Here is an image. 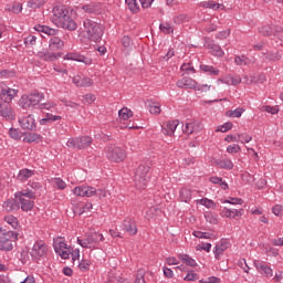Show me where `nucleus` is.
<instances>
[{"instance_id": "nucleus-62", "label": "nucleus", "mask_w": 283, "mask_h": 283, "mask_svg": "<svg viewBox=\"0 0 283 283\" xmlns=\"http://www.w3.org/2000/svg\"><path fill=\"white\" fill-rule=\"evenodd\" d=\"M235 65L244 66L247 65V56L244 55H235L234 56Z\"/></svg>"}, {"instance_id": "nucleus-45", "label": "nucleus", "mask_w": 283, "mask_h": 283, "mask_svg": "<svg viewBox=\"0 0 283 283\" xmlns=\"http://www.w3.org/2000/svg\"><path fill=\"white\" fill-rule=\"evenodd\" d=\"M19 105H20V107H22V109H29V107H32L30 97L28 95H22L19 101Z\"/></svg>"}, {"instance_id": "nucleus-56", "label": "nucleus", "mask_w": 283, "mask_h": 283, "mask_svg": "<svg viewBox=\"0 0 283 283\" xmlns=\"http://www.w3.org/2000/svg\"><path fill=\"white\" fill-rule=\"evenodd\" d=\"M126 1V6H128V10H130V12H138L139 7H138V1L136 0H125Z\"/></svg>"}, {"instance_id": "nucleus-5", "label": "nucleus", "mask_w": 283, "mask_h": 283, "mask_svg": "<svg viewBox=\"0 0 283 283\" xmlns=\"http://www.w3.org/2000/svg\"><path fill=\"white\" fill-rule=\"evenodd\" d=\"M18 238L19 233L14 231H6L0 228V251H12Z\"/></svg>"}, {"instance_id": "nucleus-43", "label": "nucleus", "mask_w": 283, "mask_h": 283, "mask_svg": "<svg viewBox=\"0 0 283 283\" xmlns=\"http://www.w3.org/2000/svg\"><path fill=\"white\" fill-rule=\"evenodd\" d=\"M45 3H48V0H30L27 6L32 10H36L39 8H43Z\"/></svg>"}, {"instance_id": "nucleus-42", "label": "nucleus", "mask_w": 283, "mask_h": 283, "mask_svg": "<svg viewBox=\"0 0 283 283\" xmlns=\"http://www.w3.org/2000/svg\"><path fill=\"white\" fill-rule=\"evenodd\" d=\"M216 163L218 167H220V169H228V170L233 169V161L231 159H221Z\"/></svg>"}, {"instance_id": "nucleus-25", "label": "nucleus", "mask_w": 283, "mask_h": 283, "mask_svg": "<svg viewBox=\"0 0 283 283\" xmlns=\"http://www.w3.org/2000/svg\"><path fill=\"white\" fill-rule=\"evenodd\" d=\"M32 176H34V170L23 168L17 175V180H19L20 182H25V180H30Z\"/></svg>"}, {"instance_id": "nucleus-18", "label": "nucleus", "mask_w": 283, "mask_h": 283, "mask_svg": "<svg viewBox=\"0 0 283 283\" xmlns=\"http://www.w3.org/2000/svg\"><path fill=\"white\" fill-rule=\"evenodd\" d=\"M205 129V126L200 122H190L186 124V127L184 128V132L186 134H198Z\"/></svg>"}, {"instance_id": "nucleus-26", "label": "nucleus", "mask_w": 283, "mask_h": 283, "mask_svg": "<svg viewBox=\"0 0 283 283\" xmlns=\"http://www.w3.org/2000/svg\"><path fill=\"white\" fill-rule=\"evenodd\" d=\"M177 127H178L177 120L168 122L163 127V134H165V136H174V133L176 132Z\"/></svg>"}, {"instance_id": "nucleus-10", "label": "nucleus", "mask_w": 283, "mask_h": 283, "mask_svg": "<svg viewBox=\"0 0 283 283\" xmlns=\"http://www.w3.org/2000/svg\"><path fill=\"white\" fill-rule=\"evenodd\" d=\"M48 245L43 241H38L33 244L30 254L34 260H41V258H45L48 255Z\"/></svg>"}, {"instance_id": "nucleus-41", "label": "nucleus", "mask_w": 283, "mask_h": 283, "mask_svg": "<svg viewBox=\"0 0 283 283\" xmlns=\"http://www.w3.org/2000/svg\"><path fill=\"white\" fill-rule=\"evenodd\" d=\"M179 195L181 202H191V189L182 188Z\"/></svg>"}, {"instance_id": "nucleus-12", "label": "nucleus", "mask_w": 283, "mask_h": 283, "mask_svg": "<svg viewBox=\"0 0 283 283\" xmlns=\"http://www.w3.org/2000/svg\"><path fill=\"white\" fill-rule=\"evenodd\" d=\"M17 94H19V91L4 86L0 91V99L9 105V103H12V99L17 96Z\"/></svg>"}, {"instance_id": "nucleus-20", "label": "nucleus", "mask_w": 283, "mask_h": 283, "mask_svg": "<svg viewBox=\"0 0 283 283\" xmlns=\"http://www.w3.org/2000/svg\"><path fill=\"white\" fill-rule=\"evenodd\" d=\"M64 46H65V43L59 36H53L49 41L50 52H59V50H62Z\"/></svg>"}, {"instance_id": "nucleus-15", "label": "nucleus", "mask_w": 283, "mask_h": 283, "mask_svg": "<svg viewBox=\"0 0 283 283\" xmlns=\"http://www.w3.org/2000/svg\"><path fill=\"white\" fill-rule=\"evenodd\" d=\"M177 87L181 90H195L198 87V82L191 77H184L177 81Z\"/></svg>"}, {"instance_id": "nucleus-29", "label": "nucleus", "mask_w": 283, "mask_h": 283, "mask_svg": "<svg viewBox=\"0 0 283 283\" xmlns=\"http://www.w3.org/2000/svg\"><path fill=\"white\" fill-rule=\"evenodd\" d=\"M4 222H6L9 227H11V229H14V230L20 229V227H21V226L19 224V219H18L17 217L12 216V214L6 216V217H4Z\"/></svg>"}, {"instance_id": "nucleus-3", "label": "nucleus", "mask_w": 283, "mask_h": 283, "mask_svg": "<svg viewBox=\"0 0 283 283\" xmlns=\"http://www.w3.org/2000/svg\"><path fill=\"white\" fill-rule=\"evenodd\" d=\"M73 195L76 196V198H92V196L98 197L99 200L107 198V192L105 190H96V188L91 186H77L73 189Z\"/></svg>"}, {"instance_id": "nucleus-23", "label": "nucleus", "mask_w": 283, "mask_h": 283, "mask_svg": "<svg viewBox=\"0 0 283 283\" xmlns=\"http://www.w3.org/2000/svg\"><path fill=\"white\" fill-rule=\"evenodd\" d=\"M217 83H227V85H240L242 83V77L240 75H228L226 78H219Z\"/></svg>"}, {"instance_id": "nucleus-30", "label": "nucleus", "mask_w": 283, "mask_h": 283, "mask_svg": "<svg viewBox=\"0 0 283 283\" xmlns=\"http://www.w3.org/2000/svg\"><path fill=\"white\" fill-rule=\"evenodd\" d=\"M196 203L201 205V207H206V209H218V205L209 198L198 199Z\"/></svg>"}, {"instance_id": "nucleus-8", "label": "nucleus", "mask_w": 283, "mask_h": 283, "mask_svg": "<svg viewBox=\"0 0 283 283\" xmlns=\"http://www.w3.org/2000/svg\"><path fill=\"white\" fill-rule=\"evenodd\" d=\"M53 249L62 260H70V253H72V247L67 245L64 238H56L53 241Z\"/></svg>"}, {"instance_id": "nucleus-32", "label": "nucleus", "mask_w": 283, "mask_h": 283, "mask_svg": "<svg viewBox=\"0 0 283 283\" xmlns=\"http://www.w3.org/2000/svg\"><path fill=\"white\" fill-rule=\"evenodd\" d=\"M178 260L184 262V264H187V266H191L192 269L198 266V262H196L193 258L189 256L188 254H178Z\"/></svg>"}, {"instance_id": "nucleus-61", "label": "nucleus", "mask_w": 283, "mask_h": 283, "mask_svg": "<svg viewBox=\"0 0 283 283\" xmlns=\"http://www.w3.org/2000/svg\"><path fill=\"white\" fill-rule=\"evenodd\" d=\"M192 235H195V238H200L205 240H209L211 238V233L202 231H193Z\"/></svg>"}, {"instance_id": "nucleus-9", "label": "nucleus", "mask_w": 283, "mask_h": 283, "mask_svg": "<svg viewBox=\"0 0 283 283\" xmlns=\"http://www.w3.org/2000/svg\"><path fill=\"white\" fill-rule=\"evenodd\" d=\"M106 158L111 163H123L125 158H127V154L123 150V148L117 146H108L105 150Z\"/></svg>"}, {"instance_id": "nucleus-63", "label": "nucleus", "mask_w": 283, "mask_h": 283, "mask_svg": "<svg viewBox=\"0 0 283 283\" xmlns=\"http://www.w3.org/2000/svg\"><path fill=\"white\" fill-rule=\"evenodd\" d=\"M185 21H187V14H178L174 18V22L177 24V25H180L181 23H185Z\"/></svg>"}, {"instance_id": "nucleus-31", "label": "nucleus", "mask_w": 283, "mask_h": 283, "mask_svg": "<svg viewBox=\"0 0 283 283\" xmlns=\"http://www.w3.org/2000/svg\"><path fill=\"white\" fill-rule=\"evenodd\" d=\"M201 8H209L210 10H224V4L217 3L213 0L201 2Z\"/></svg>"}, {"instance_id": "nucleus-36", "label": "nucleus", "mask_w": 283, "mask_h": 283, "mask_svg": "<svg viewBox=\"0 0 283 283\" xmlns=\"http://www.w3.org/2000/svg\"><path fill=\"white\" fill-rule=\"evenodd\" d=\"M28 96H29V101L31 102L32 107H34V105H39V103H41V101H43V98H45V96L42 93H33Z\"/></svg>"}, {"instance_id": "nucleus-7", "label": "nucleus", "mask_w": 283, "mask_h": 283, "mask_svg": "<svg viewBox=\"0 0 283 283\" xmlns=\"http://www.w3.org/2000/svg\"><path fill=\"white\" fill-rule=\"evenodd\" d=\"M151 167L148 164H140L135 174V182L137 189H145L149 180V170Z\"/></svg>"}, {"instance_id": "nucleus-49", "label": "nucleus", "mask_w": 283, "mask_h": 283, "mask_svg": "<svg viewBox=\"0 0 283 283\" xmlns=\"http://www.w3.org/2000/svg\"><path fill=\"white\" fill-rule=\"evenodd\" d=\"M205 218L210 224H218V214L208 211L205 213Z\"/></svg>"}, {"instance_id": "nucleus-38", "label": "nucleus", "mask_w": 283, "mask_h": 283, "mask_svg": "<svg viewBox=\"0 0 283 283\" xmlns=\"http://www.w3.org/2000/svg\"><path fill=\"white\" fill-rule=\"evenodd\" d=\"M93 139L90 136H80L78 137V144H80V149H87L90 145H92Z\"/></svg>"}, {"instance_id": "nucleus-59", "label": "nucleus", "mask_w": 283, "mask_h": 283, "mask_svg": "<svg viewBox=\"0 0 283 283\" xmlns=\"http://www.w3.org/2000/svg\"><path fill=\"white\" fill-rule=\"evenodd\" d=\"M53 185L54 187H56V189H65V187H67V184H65V181L61 178H55L53 179Z\"/></svg>"}, {"instance_id": "nucleus-47", "label": "nucleus", "mask_w": 283, "mask_h": 283, "mask_svg": "<svg viewBox=\"0 0 283 283\" xmlns=\"http://www.w3.org/2000/svg\"><path fill=\"white\" fill-rule=\"evenodd\" d=\"M66 147L71 149H81V145L78 144V137H71L66 142Z\"/></svg>"}, {"instance_id": "nucleus-1", "label": "nucleus", "mask_w": 283, "mask_h": 283, "mask_svg": "<svg viewBox=\"0 0 283 283\" xmlns=\"http://www.w3.org/2000/svg\"><path fill=\"white\" fill-rule=\"evenodd\" d=\"M52 22L57 28H63L64 30H76L78 25L73 21L70 15L67 8L63 6L54 7L52 10Z\"/></svg>"}, {"instance_id": "nucleus-51", "label": "nucleus", "mask_w": 283, "mask_h": 283, "mask_svg": "<svg viewBox=\"0 0 283 283\" xmlns=\"http://www.w3.org/2000/svg\"><path fill=\"white\" fill-rule=\"evenodd\" d=\"M9 136L13 140H21V136H23V133H21V130L17 129V128H10Z\"/></svg>"}, {"instance_id": "nucleus-27", "label": "nucleus", "mask_w": 283, "mask_h": 283, "mask_svg": "<svg viewBox=\"0 0 283 283\" xmlns=\"http://www.w3.org/2000/svg\"><path fill=\"white\" fill-rule=\"evenodd\" d=\"M4 211H19V209H21V207L17 203V200L14 199H9L7 201L3 202L2 205Z\"/></svg>"}, {"instance_id": "nucleus-24", "label": "nucleus", "mask_w": 283, "mask_h": 283, "mask_svg": "<svg viewBox=\"0 0 283 283\" xmlns=\"http://www.w3.org/2000/svg\"><path fill=\"white\" fill-rule=\"evenodd\" d=\"M24 143H42L43 136L39 133H27L23 137Z\"/></svg>"}, {"instance_id": "nucleus-6", "label": "nucleus", "mask_w": 283, "mask_h": 283, "mask_svg": "<svg viewBox=\"0 0 283 283\" xmlns=\"http://www.w3.org/2000/svg\"><path fill=\"white\" fill-rule=\"evenodd\" d=\"M14 196L20 202L22 211L34 209V192L32 190L18 191Z\"/></svg>"}, {"instance_id": "nucleus-52", "label": "nucleus", "mask_w": 283, "mask_h": 283, "mask_svg": "<svg viewBox=\"0 0 283 283\" xmlns=\"http://www.w3.org/2000/svg\"><path fill=\"white\" fill-rule=\"evenodd\" d=\"M261 112H266L268 114H280V106H262Z\"/></svg>"}, {"instance_id": "nucleus-55", "label": "nucleus", "mask_w": 283, "mask_h": 283, "mask_svg": "<svg viewBox=\"0 0 283 283\" xmlns=\"http://www.w3.org/2000/svg\"><path fill=\"white\" fill-rule=\"evenodd\" d=\"M230 129H233V123L228 122L221 126H218L216 132H221L222 134H226V132H230Z\"/></svg>"}, {"instance_id": "nucleus-39", "label": "nucleus", "mask_w": 283, "mask_h": 283, "mask_svg": "<svg viewBox=\"0 0 283 283\" xmlns=\"http://www.w3.org/2000/svg\"><path fill=\"white\" fill-rule=\"evenodd\" d=\"M92 209H94V205H92V202L82 203L80 208L76 209V213H78V216H83V213H90Z\"/></svg>"}, {"instance_id": "nucleus-13", "label": "nucleus", "mask_w": 283, "mask_h": 283, "mask_svg": "<svg viewBox=\"0 0 283 283\" xmlns=\"http://www.w3.org/2000/svg\"><path fill=\"white\" fill-rule=\"evenodd\" d=\"M254 266L261 275H264V277H273V269H271L264 261L255 260Z\"/></svg>"}, {"instance_id": "nucleus-44", "label": "nucleus", "mask_w": 283, "mask_h": 283, "mask_svg": "<svg viewBox=\"0 0 283 283\" xmlns=\"http://www.w3.org/2000/svg\"><path fill=\"white\" fill-rule=\"evenodd\" d=\"M242 114H244V108H237L234 111L226 112V116H228V118H240Z\"/></svg>"}, {"instance_id": "nucleus-64", "label": "nucleus", "mask_w": 283, "mask_h": 283, "mask_svg": "<svg viewBox=\"0 0 283 283\" xmlns=\"http://www.w3.org/2000/svg\"><path fill=\"white\" fill-rule=\"evenodd\" d=\"M272 213H274V216L282 217L283 216V206L282 205H275L272 208Z\"/></svg>"}, {"instance_id": "nucleus-16", "label": "nucleus", "mask_w": 283, "mask_h": 283, "mask_svg": "<svg viewBox=\"0 0 283 283\" xmlns=\"http://www.w3.org/2000/svg\"><path fill=\"white\" fill-rule=\"evenodd\" d=\"M64 61H77V63H84V65H92L90 57L78 53H67L64 55Z\"/></svg>"}, {"instance_id": "nucleus-11", "label": "nucleus", "mask_w": 283, "mask_h": 283, "mask_svg": "<svg viewBox=\"0 0 283 283\" xmlns=\"http://www.w3.org/2000/svg\"><path fill=\"white\" fill-rule=\"evenodd\" d=\"M19 124L22 129H28L29 132H34V129H36V120L34 119V115H27L19 118Z\"/></svg>"}, {"instance_id": "nucleus-58", "label": "nucleus", "mask_w": 283, "mask_h": 283, "mask_svg": "<svg viewBox=\"0 0 283 283\" xmlns=\"http://www.w3.org/2000/svg\"><path fill=\"white\" fill-rule=\"evenodd\" d=\"M238 138L242 145H244V143H251V140H253V136L247 133L238 134Z\"/></svg>"}, {"instance_id": "nucleus-14", "label": "nucleus", "mask_w": 283, "mask_h": 283, "mask_svg": "<svg viewBox=\"0 0 283 283\" xmlns=\"http://www.w3.org/2000/svg\"><path fill=\"white\" fill-rule=\"evenodd\" d=\"M221 218H232L235 220V218H242L244 216V209H229L224 207L220 212Z\"/></svg>"}, {"instance_id": "nucleus-53", "label": "nucleus", "mask_w": 283, "mask_h": 283, "mask_svg": "<svg viewBox=\"0 0 283 283\" xmlns=\"http://www.w3.org/2000/svg\"><path fill=\"white\" fill-rule=\"evenodd\" d=\"M159 30L163 32V34H174V27L169 23L160 24Z\"/></svg>"}, {"instance_id": "nucleus-46", "label": "nucleus", "mask_w": 283, "mask_h": 283, "mask_svg": "<svg viewBox=\"0 0 283 283\" xmlns=\"http://www.w3.org/2000/svg\"><path fill=\"white\" fill-rule=\"evenodd\" d=\"M210 182H212V185H219L221 189H229V185L220 177H210Z\"/></svg>"}, {"instance_id": "nucleus-2", "label": "nucleus", "mask_w": 283, "mask_h": 283, "mask_svg": "<svg viewBox=\"0 0 283 283\" xmlns=\"http://www.w3.org/2000/svg\"><path fill=\"white\" fill-rule=\"evenodd\" d=\"M81 34L84 39L98 43L103 39V27L91 19H86L84 20Z\"/></svg>"}, {"instance_id": "nucleus-54", "label": "nucleus", "mask_w": 283, "mask_h": 283, "mask_svg": "<svg viewBox=\"0 0 283 283\" xmlns=\"http://www.w3.org/2000/svg\"><path fill=\"white\" fill-rule=\"evenodd\" d=\"M227 154H240L242 151V147L238 144H231L227 147Z\"/></svg>"}, {"instance_id": "nucleus-35", "label": "nucleus", "mask_w": 283, "mask_h": 283, "mask_svg": "<svg viewBox=\"0 0 283 283\" xmlns=\"http://www.w3.org/2000/svg\"><path fill=\"white\" fill-rule=\"evenodd\" d=\"M118 116H119L120 123H125V120H129V118H132L134 114L129 108L124 107L118 112Z\"/></svg>"}, {"instance_id": "nucleus-21", "label": "nucleus", "mask_w": 283, "mask_h": 283, "mask_svg": "<svg viewBox=\"0 0 283 283\" xmlns=\"http://www.w3.org/2000/svg\"><path fill=\"white\" fill-rule=\"evenodd\" d=\"M73 83L76 87H91V85H94V82H92L91 78L81 75H75L73 77Z\"/></svg>"}, {"instance_id": "nucleus-57", "label": "nucleus", "mask_w": 283, "mask_h": 283, "mask_svg": "<svg viewBox=\"0 0 283 283\" xmlns=\"http://www.w3.org/2000/svg\"><path fill=\"white\" fill-rule=\"evenodd\" d=\"M40 109H46L48 112H53V109L56 107V103L54 102H45L40 104Z\"/></svg>"}, {"instance_id": "nucleus-28", "label": "nucleus", "mask_w": 283, "mask_h": 283, "mask_svg": "<svg viewBox=\"0 0 283 283\" xmlns=\"http://www.w3.org/2000/svg\"><path fill=\"white\" fill-rule=\"evenodd\" d=\"M200 70L205 74H210V76H220V70L216 69V67H213L211 65L201 64L200 65Z\"/></svg>"}, {"instance_id": "nucleus-37", "label": "nucleus", "mask_w": 283, "mask_h": 283, "mask_svg": "<svg viewBox=\"0 0 283 283\" xmlns=\"http://www.w3.org/2000/svg\"><path fill=\"white\" fill-rule=\"evenodd\" d=\"M82 10H84V12H87V14H96L97 12H99L101 8L98 7V4L88 3L84 4L82 7Z\"/></svg>"}, {"instance_id": "nucleus-50", "label": "nucleus", "mask_w": 283, "mask_h": 283, "mask_svg": "<svg viewBox=\"0 0 283 283\" xmlns=\"http://www.w3.org/2000/svg\"><path fill=\"white\" fill-rule=\"evenodd\" d=\"M260 33L263 34V36H271V34L275 33V29L271 25H264L261 27Z\"/></svg>"}, {"instance_id": "nucleus-40", "label": "nucleus", "mask_w": 283, "mask_h": 283, "mask_svg": "<svg viewBox=\"0 0 283 283\" xmlns=\"http://www.w3.org/2000/svg\"><path fill=\"white\" fill-rule=\"evenodd\" d=\"M39 57L43 61H56L57 59H61L60 53H39Z\"/></svg>"}, {"instance_id": "nucleus-19", "label": "nucleus", "mask_w": 283, "mask_h": 283, "mask_svg": "<svg viewBox=\"0 0 283 283\" xmlns=\"http://www.w3.org/2000/svg\"><path fill=\"white\" fill-rule=\"evenodd\" d=\"M123 229L128 235H136L138 233V228L136 227V221L132 219H125L123 222Z\"/></svg>"}, {"instance_id": "nucleus-17", "label": "nucleus", "mask_w": 283, "mask_h": 283, "mask_svg": "<svg viewBox=\"0 0 283 283\" xmlns=\"http://www.w3.org/2000/svg\"><path fill=\"white\" fill-rule=\"evenodd\" d=\"M0 116L6 118V120H14L17 118V114L10 104H2L0 105Z\"/></svg>"}, {"instance_id": "nucleus-33", "label": "nucleus", "mask_w": 283, "mask_h": 283, "mask_svg": "<svg viewBox=\"0 0 283 283\" xmlns=\"http://www.w3.org/2000/svg\"><path fill=\"white\" fill-rule=\"evenodd\" d=\"M34 30H36V32H43V34H48L49 36H54L56 34V30L48 25L38 24Z\"/></svg>"}, {"instance_id": "nucleus-60", "label": "nucleus", "mask_w": 283, "mask_h": 283, "mask_svg": "<svg viewBox=\"0 0 283 283\" xmlns=\"http://www.w3.org/2000/svg\"><path fill=\"white\" fill-rule=\"evenodd\" d=\"M96 101V95L94 94H86L83 96V104L84 105H92Z\"/></svg>"}, {"instance_id": "nucleus-48", "label": "nucleus", "mask_w": 283, "mask_h": 283, "mask_svg": "<svg viewBox=\"0 0 283 283\" xmlns=\"http://www.w3.org/2000/svg\"><path fill=\"white\" fill-rule=\"evenodd\" d=\"M148 109L151 114H160V103L158 102H149Z\"/></svg>"}, {"instance_id": "nucleus-34", "label": "nucleus", "mask_w": 283, "mask_h": 283, "mask_svg": "<svg viewBox=\"0 0 283 283\" xmlns=\"http://www.w3.org/2000/svg\"><path fill=\"white\" fill-rule=\"evenodd\" d=\"M209 52L213 56H224V51L219 44L216 43H210L209 44Z\"/></svg>"}, {"instance_id": "nucleus-4", "label": "nucleus", "mask_w": 283, "mask_h": 283, "mask_svg": "<svg viewBox=\"0 0 283 283\" xmlns=\"http://www.w3.org/2000/svg\"><path fill=\"white\" fill-rule=\"evenodd\" d=\"M104 241L105 237L98 232L86 233L82 239L77 238V244L83 249H98V242Z\"/></svg>"}, {"instance_id": "nucleus-22", "label": "nucleus", "mask_w": 283, "mask_h": 283, "mask_svg": "<svg viewBox=\"0 0 283 283\" xmlns=\"http://www.w3.org/2000/svg\"><path fill=\"white\" fill-rule=\"evenodd\" d=\"M229 247H231L229 241H221L219 244H217L213 250L216 260H220L221 255L224 253V251H227V249H229Z\"/></svg>"}]
</instances>
